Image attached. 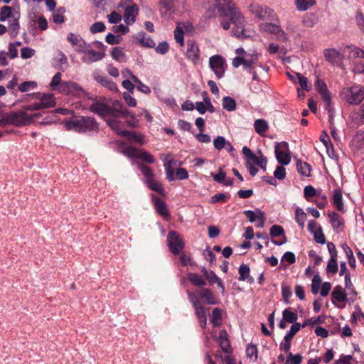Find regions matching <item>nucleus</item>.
<instances>
[{"label": "nucleus", "instance_id": "f257e3e1", "mask_svg": "<svg viewBox=\"0 0 364 364\" xmlns=\"http://www.w3.org/2000/svg\"><path fill=\"white\" fill-rule=\"evenodd\" d=\"M216 10L224 30H229L232 23L234 26L231 31L233 36L239 38L245 36L244 17L230 0H214L213 4L208 7L206 15L209 18L215 17Z\"/></svg>", "mask_w": 364, "mask_h": 364}, {"label": "nucleus", "instance_id": "f03ea898", "mask_svg": "<svg viewBox=\"0 0 364 364\" xmlns=\"http://www.w3.org/2000/svg\"><path fill=\"white\" fill-rule=\"evenodd\" d=\"M20 13L11 6H4L0 9V21L7 22L6 26L0 24V35L8 31L10 37L14 38L17 36L20 29Z\"/></svg>", "mask_w": 364, "mask_h": 364}, {"label": "nucleus", "instance_id": "7ed1b4c3", "mask_svg": "<svg viewBox=\"0 0 364 364\" xmlns=\"http://www.w3.org/2000/svg\"><path fill=\"white\" fill-rule=\"evenodd\" d=\"M90 109L102 117H119L127 116L129 110L123 107L119 101H114L111 106L96 102L90 105Z\"/></svg>", "mask_w": 364, "mask_h": 364}, {"label": "nucleus", "instance_id": "20e7f679", "mask_svg": "<svg viewBox=\"0 0 364 364\" xmlns=\"http://www.w3.org/2000/svg\"><path fill=\"white\" fill-rule=\"evenodd\" d=\"M68 130H73L79 133L94 131L97 129V124L94 118L90 117H74L64 122Z\"/></svg>", "mask_w": 364, "mask_h": 364}, {"label": "nucleus", "instance_id": "39448f33", "mask_svg": "<svg viewBox=\"0 0 364 364\" xmlns=\"http://www.w3.org/2000/svg\"><path fill=\"white\" fill-rule=\"evenodd\" d=\"M138 168L144 176L143 181L146 186L161 195H164V189L161 183L155 178L153 171L149 166L141 163H138Z\"/></svg>", "mask_w": 364, "mask_h": 364}, {"label": "nucleus", "instance_id": "423d86ee", "mask_svg": "<svg viewBox=\"0 0 364 364\" xmlns=\"http://www.w3.org/2000/svg\"><path fill=\"white\" fill-rule=\"evenodd\" d=\"M94 46L102 48L103 46L101 42L97 41L89 43L84 51L81 53V60L85 64H91L102 60L105 54L102 51L95 50Z\"/></svg>", "mask_w": 364, "mask_h": 364}, {"label": "nucleus", "instance_id": "0eeeda50", "mask_svg": "<svg viewBox=\"0 0 364 364\" xmlns=\"http://www.w3.org/2000/svg\"><path fill=\"white\" fill-rule=\"evenodd\" d=\"M341 95L348 104L358 105L364 100V87L355 85L343 88Z\"/></svg>", "mask_w": 364, "mask_h": 364}, {"label": "nucleus", "instance_id": "6e6552de", "mask_svg": "<svg viewBox=\"0 0 364 364\" xmlns=\"http://www.w3.org/2000/svg\"><path fill=\"white\" fill-rule=\"evenodd\" d=\"M58 92L78 97H86L87 95L79 84L73 81H63L58 88Z\"/></svg>", "mask_w": 364, "mask_h": 364}, {"label": "nucleus", "instance_id": "1a4fd4ad", "mask_svg": "<svg viewBox=\"0 0 364 364\" xmlns=\"http://www.w3.org/2000/svg\"><path fill=\"white\" fill-rule=\"evenodd\" d=\"M208 64L210 70L214 73L218 79L223 77L227 63L225 58L220 55H214L209 58Z\"/></svg>", "mask_w": 364, "mask_h": 364}, {"label": "nucleus", "instance_id": "9d476101", "mask_svg": "<svg viewBox=\"0 0 364 364\" xmlns=\"http://www.w3.org/2000/svg\"><path fill=\"white\" fill-rule=\"evenodd\" d=\"M11 117V124L16 127H23L31 124L35 117L39 116V114H28L22 108L18 112H10Z\"/></svg>", "mask_w": 364, "mask_h": 364}, {"label": "nucleus", "instance_id": "9b49d317", "mask_svg": "<svg viewBox=\"0 0 364 364\" xmlns=\"http://www.w3.org/2000/svg\"><path fill=\"white\" fill-rule=\"evenodd\" d=\"M355 296L350 294L349 298L347 297V294L343 291L342 287L336 286L333 288L331 293V301L339 309H343L346 306L345 302L348 301L353 302Z\"/></svg>", "mask_w": 364, "mask_h": 364}, {"label": "nucleus", "instance_id": "f8f14e48", "mask_svg": "<svg viewBox=\"0 0 364 364\" xmlns=\"http://www.w3.org/2000/svg\"><path fill=\"white\" fill-rule=\"evenodd\" d=\"M249 10L252 14L260 19L274 20L275 17H277L272 9L257 3L251 4L249 6Z\"/></svg>", "mask_w": 364, "mask_h": 364}, {"label": "nucleus", "instance_id": "ddd939ff", "mask_svg": "<svg viewBox=\"0 0 364 364\" xmlns=\"http://www.w3.org/2000/svg\"><path fill=\"white\" fill-rule=\"evenodd\" d=\"M276 159L279 164L287 166L291 162V156L288 143L286 141L277 142L274 146Z\"/></svg>", "mask_w": 364, "mask_h": 364}, {"label": "nucleus", "instance_id": "4468645a", "mask_svg": "<svg viewBox=\"0 0 364 364\" xmlns=\"http://www.w3.org/2000/svg\"><path fill=\"white\" fill-rule=\"evenodd\" d=\"M122 152L127 156L132 159H140L143 161L154 164L155 159L154 156L146 151H142L133 146H124L122 149Z\"/></svg>", "mask_w": 364, "mask_h": 364}, {"label": "nucleus", "instance_id": "2eb2a0df", "mask_svg": "<svg viewBox=\"0 0 364 364\" xmlns=\"http://www.w3.org/2000/svg\"><path fill=\"white\" fill-rule=\"evenodd\" d=\"M315 87L321 95L325 109L328 111L330 121H331L333 119V109L331 107V95L327 89L326 84L322 80L318 79Z\"/></svg>", "mask_w": 364, "mask_h": 364}, {"label": "nucleus", "instance_id": "dca6fc26", "mask_svg": "<svg viewBox=\"0 0 364 364\" xmlns=\"http://www.w3.org/2000/svg\"><path fill=\"white\" fill-rule=\"evenodd\" d=\"M193 32L194 26L191 22L186 21L179 23H178L174 31V38L176 41L180 44L181 46H183L184 45V33L191 35Z\"/></svg>", "mask_w": 364, "mask_h": 364}, {"label": "nucleus", "instance_id": "f3484780", "mask_svg": "<svg viewBox=\"0 0 364 364\" xmlns=\"http://www.w3.org/2000/svg\"><path fill=\"white\" fill-rule=\"evenodd\" d=\"M67 40L72 45L75 51L80 54L84 51L89 44L80 35L74 33H69L67 36Z\"/></svg>", "mask_w": 364, "mask_h": 364}, {"label": "nucleus", "instance_id": "a211bd4d", "mask_svg": "<svg viewBox=\"0 0 364 364\" xmlns=\"http://www.w3.org/2000/svg\"><path fill=\"white\" fill-rule=\"evenodd\" d=\"M168 245L171 251L175 254H179L183 248V243L179 235L175 231H171L167 235Z\"/></svg>", "mask_w": 364, "mask_h": 364}, {"label": "nucleus", "instance_id": "6ab92c4d", "mask_svg": "<svg viewBox=\"0 0 364 364\" xmlns=\"http://www.w3.org/2000/svg\"><path fill=\"white\" fill-rule=\"evenodd\" d=\"M301 326L299 323L292 324L290 330L286 333L284 336V341L280 345V349L284 351H289L291 347V341L294 335L299 331Z\"/></svg>", "mask_w": 364, "mask_h": 364}, {"label": "nucleus", "instance_id": "aec40b11", "mask_svg": "<svg viewBox=\"0 0 364 364\" xmlns=\"http://www.w3.org/2000/svg\"><path fill=\"white\" fill-rule=\"evenodd\" d=\"M186 58L196 64L199 60L200 50L197 43L193 41L187 42V50L186 53Z\"/></svg>", "mask_w": 364, "mask_h": 364}, {"label": "nucleus", "instance_id": "412c9836", "mask_svg": "<svg viewBox=\"0 0 364 364\" xmlns=\"http://www.w3.org/2000/svg\"><path fill=\"white\" fill-rule=\"evenodd\" d=\"M174 0H159V9L161 15L165 18H170L174 13Z\"/></svg>", "mask_w": 364, "mask_h": 364}, {"label": "nucleus", "instance_id": "4be33fe9", "mask_svg": "<svg viewBox=\"0 0 364 364\" xmlns=\"http://www.w3.org/2000/svg\"><path fill=\"white\" fill-rule=\"evenodd\" d=\"M137 14L138 7L136 4L127 6V7L125 9L124 14V22L128 25L134 23L135 22Z\"/></svg>", "mask_w": 364, "mask_h": 364}, {"label": "nucleus", "instance_id": "5701e85b", "mask_svg": "<svg viewBox=\"0 0 364 364\" xmlns=\"http://www.w3.org/2000/svg\"><path fill=\"white\" fill-rule=\"evenodd\" d=\"M151 197L156 212L164 218L168 217L169 213L166 203L161 199L155 197L153 194H151Z\"/></svg>", "mask_w": 364, "mask_h": 364}, {"label": "nucleus", "instance_id": "b1692460", "mask_svg": "<svg viewBox=\"0 0 364 364\" xmlns=\"http://www.w3.org/2000/svg\"><path fill=\"white\" fill-rule=\"evenodd\" d=\"M324 56L326 60L331 64L338 63L342 58V54L334 48L325 50Z\"/></svg>", "mask_w": 364, "mask_h": 364}, {"label": "nucleus", "instance_id": "393cba45", "mask_svg": "<svg viewBox=\"0 0 364 364\" xmlns=\"http://www.w3.org/2000/svg\"><path fill=\"white\" fill-rule=\"evenodd\" d=\"M54 65L55 66L62 70L64 71L68 66V58L66 55L61 51H58L55 58H54Z\"/></svg>", "mask_w": 364, "mask_h": 364}, {"label": "nucleus", "instance_id": "a878e982", "mask_svg": "<svg viewBox=\"0 0 364 364\" xmlns=\"http://www.w3.org/2000/svg\"><path fill=\"white\" fill-rule=\"evenodd\" d=\"M94 77L97 82L100 83L104 87H107L109 90H112V91L117 90V85L112 80H111L106 76L97 74V75H95Z\"/></svg>", "mask_w": 364, "mask_h": 364}, {"label": "nucleus", "instance_id": "bb28decb", "mask_svg": "<svg viewBox=\"0 0 364 364\" xmlns=\"http://www.w3.org/2000/svg\"><path fill=\"white\" fill-rule=\"evenodd\" d=\"M39 105L41 109L53 107L55 105V99L51 94H44L40 97Z\"/></svg>", "mask_w": 364, "mask_h": 364}, {"label": "nucleus", "instance_id": "cd10ccee", "mask_svg": "<svg viewBox=\"0 0 364 364\" xmlns=\"http://www.w3.org/2000/svg\"><path fill=\"white\" fill-rule=\"evenodd\" d=\"M193 308L195 310V314L198 319L200 326L204 328L207 323L206 313L204 307L200 304Z\"/></svg>", "mask_w": 364, "mask_h": 364}, {"label": "nucleus", "instance_id": "c85d7f7f", "mask_svg": "<svg viewBox=\"0 0 364 364\" xmlns=\"http://www.w3.org/2000/svg\"><path fill=\"white\" fill-rule=\"evenodd\" d=\"M333 204L336 207V208L341 212H345L344 205L343 203V196L341 191L339 189H336L334 191L333 196Z\"/></svg>", "mask_w": 364, "mask_h": 364}, {"label": "nucleus", "instance_id": "c756f323", "mask_svg": "<svg viewBox=\"0 0 364 364\" xmlns=\"http://www.w3.org/2000/svg\"><path fill=\"white\" fill-rule=\"evenodd\" d=\"M41 15L36 13H30L28 14V31L30 33H35L37 28L38 19L41 18Z\"/></svg>", "mask_w": 364, "mask_h": 364}, {"label": "nucleus", "instance_id": "7c9ffc66", "mask_svg": "<svg viewBox=\"0 0 364 364\" xmlns=\"http://www.w3.org/2000/svg\"><path fill=\"white\" fill-rule=\"evenodd\" d=\"M306 218V213L304 211V210L299 207H296L295 209L294 219L300 228L303 229L305 227Z\"/></svg>", "mask_w": 364, "mask_h": 364}, {"label": "nucleus", "instance_id": "2f4dec72", "mask_svg": "<svg viewBox=\"0 0 364 364\" xmlns=\"http://www.w3.org/2000/svg\"><path fill=\"white\" fill-rule=\"evenodd\" d=\"M200 296L208 304L213 305L218 304V301L215 297L212 291L208 289H203L201 291H200Z\"/></svg>", "mask_w": 364, "mask_h": 364}, {"label": "nucleus", "instance_id": "473e14b6", "mask_svg": "<svg viewBox=\"0 0 364 364\" xmlns=\"http://www.w3.org/2000/svg\"><path fill=\"white\" fill-rule=\"evenodd\" d=\"M254 127L258 134L264 136L269 129V125L264 119H259L255 121Z\"/></svg>", "mask_w": 364, "mask_h": 364}, {"label": "nucleus", "instance_id": "72a5a7b5", "mask_svg": "<svg viewBox=\"0 0 364 364\" xmlns=\"http://www.w3.org/2000/svg\"><path fill=\"white\" fill-rule=\"evenodd\" d=\"M304 195L305 198L308 201L312 202L313 197H318L321 195V190H317L314 188L312 186L309 185L304 188Z\"/></svg>", "mask_w": 364, "mask_h": 364}, {"label": "nucleus", "instance_id": "f704fd0d", "mask_svg": "<svg viewBox=\"0 0 364 364\" xmlns=\"http://www.w3.org/2000/svg\"><path fill=\"white\" fill-rule=\"evenodd\" d=\"M122 136H127L129 139L140 144H143L144 143V136L135 132H130L127 130L124 131L122 132Z\"/></svg>", "mask_w": 364, "mask_h": 364}, {"label": "nucleus", "instance_id": "c9c22d12", "mask_svg": "<svg viewBox=\"0 0 364 364\" xmlns=\"http://www.w3.org/2000/svg\"><path fill=\"white\" fill-rule=\"evenodd\" d=\"M330 218V223H331L334 230H338L343 224V219L336 213H333L328 215Z\"/></svg>", "mask_w": 364, "mask_h": 364}, {"label": "nucleus", "instance_id": "e433bc0d", "mask_svg": "<svg viewBox=\"0 0 364 364\" xmlns=\"http://www.w3.org/2000/svg\"><path fill=\"white\" fill-rule=\"evenodd\" d=\"M297 171L303 176H309L311 172V166L306 162L297 160L296 162Z\"/></svg>", "mask_w": 364, "mask_h": 364}, {"label": "nucleus", "instance_id": "4c0bfd02", "mask_svg": "<svg viewBox=\"0 0 364 364\" xmlns=\"http://www.w3.org/2000/svg\"><path fill=\"white\" fill-rule=\"evenodd\" d=\"M117 117H111L107 119V124L119 135L122 136V132L124 130L122 129V124L118 121Z\"/></svg>", "mask_w": 364, "mask_h": 364}, {"label": "nucleus", "instance_id": "58836bf2", "mask_svg": "<svg viewBox=\"0 0 364 364\" xmlns=\"http://www.w3.org/2000/svg\"><path fill=\"white\" fill-rule=\"evenodd\" d=\"M243 57L244 67L245 68H251L258 60V55L255 52L245 54Z\"/></svg>", "mask_w": 364, "mask_h": 364}, {"label": "nucleus", "instance_id": "ea45409f", "mask_svg": "<svg viewBox=\"0 0 364 364\" xmlns=\"http://www.w3.org/2000/svg\"><path fill=\"white\" fill-rule=\"evenodd\" d=\"M205 278L211 284H217L218 287L221 289V292L224 294L225 287L221 279L213 271H210V273H208V275Z\"/></svg>", "mask_w": 364, "mask_h": 364}, {"label": "nucleus", "instance_id": "a19ab883", "mask_svg": "<svg viewBox=\"0 0 364 364\" xmlns=\"http://www.w3.org/2000/svg\"><path fill=\"white\" fill-rule=\"evenodd\" d=\"M264 213L259 209H257L255 211L250 210L244 211V214L250 223L256 222Z\"/></svg>", "mask_w": 364, "mask_h": 364}, {"label": "nucleus", "instance_id": "79ce46f5", "mask_svg": "<svg viewBox=\"0 0 364 364\" xmlns=\"http://www.w3.org/2000/svg\"><path fill=\"white\" fill-rule=\"evenodd\" d=\"M296 8L300 11H304L313 6L316 1L314 0H295Z\"/></svg>", "mask_w": 364, "mask_h": 364}, {"label": "nucleus", "instance_id": "37998d69", "mask_svg": "<svg viewBox=\"0 0 364 364\" xmlns=\"http://www.w3.org/2000/svg\"><path fill=\"white\" fill-rule=\"evenodd\" d=\"M282 316L285 321L293 324L296 323V321L298 318L297 314L295 312L291 311L289 308L283 311Z\"/></svg>", "mask_w": 364, "mask_h": 364}, {"label": "nucleus", "instance_id": "c03bdc74", "mask_svg": "<svg viewBox=\"0 0 364 364\" xmlns=\"http://www.w3.org/2000/svg\"><path fill=\"white\" fill-rule=\"evenodd\" d=\"M111 55L114 60L119 62L126 61V56L124 50L121 47H114L112 50Z\"/></svg>", "mask_w": 364, "mask_h": 364}, {"label": "nucleus", "instance_id": "a18cd8bd", "mask_svg": "<svg viewBox=\"0 0 364 364\" xmlns=\"http://www.w3.org/2000/svg\"><path fill=\"white\" fill-rule=\"evenodd\" d=\"M223 107L228 112H232L236 109V102L233 98L226 96L223 99Z\"/></svg>", "mask_w": 364, "mask_h": 364}, {"label": "nucleus", "instance_id": "49530a36", "mask_svg": "<svg viewBox=\"0 0 364 364\" xmlns=\"http://www.w3.org/2000/svg\"><path fill=\"white\" fill-rule=\"evenodd\" d=\"M173 162H174V161L171 159V160H168L164 164L166 178L169 181H172L176 179V176H174V172L172 168V165H173Z\"/></svg>", "mask_w": 364, "mask_h": 364}, {"label": "nucleus", "instance_id": "de8ad7c7", "mask_svg": "<svg viewBox=\"0 0 364 364\" xmlns=\"http://www.w3.org/2000/svg\"><path fill=\"white\" fill-rule=\"evenodd\" d=\"M187 277L188 279L195 286L203 287L205 284V280L197 274L189 273Z\"/></svg>", "mask_w": 364, "mask_h": 364}, {"label": "nucleus", "instance_id": "09e8293b", "mask_svg": "<svg viewBox=\"0 0 364 364\" xmlns=\"http://www.w3.org/2000/svg\"><path fill=\"white\" fill-rule=\"evenodd\" d=\"M38 85L36 81H25L18 85V90L21 92H26L37 87Z\"/></svg>", "mask_w": 364, "mask_h": 364}, {"label": "nucleus", "instance_id": "8fccbe9b", "mask_svg": "<svg viewBox=\"0 0 364 364\" xmlns=\"http://www.w3.org/2000/svg\"><path fill=\"white\" fill-rule=\"evenodd\" d=\"M211 323L215 326H218L222 323V314L221 310L218 308L213 309L212 313Z\"/></svg>", "mask_w": 364, "mask_h": 364}, {"label": "nucleus", "instance_id": "3c124183", "mask_svg": "<svg viewBox=\"0 0 364 364\" xmlns=\"http://www.w3.org/2000/svg\"><path fill=\"white\" fill-rule=\"evenodd\" d=\"M62 75L60 73H57L52 78V80L50 83V87L53 90H57L58 92V88L60 87V85L63 81L61 80Z\"/></svg>", "mask_w": 364, "mask_h": 364}, {"label": "nucleus", "instance_id": "603ef678", "mask_svg": "<svg viewBox=\"0 0 364 364\" xmlns=\"http://www.w3.org/2000/svg\"><path fill=\"white\" fill-rule=\"evenodd\" d=\"M278 24L272 23H262L259 24V31L274 34Z\"/></svg>", "mask_w": 364, "mask_h": 364}, {"label": "nucleus", "instance_id": "864d4df0", "mask_svg": "<svg viewBox=\"0 0 364 364\" xmlns=\"http://www.w3.org/2000/svg\"><path fill=\"white\" fill-rule=\"evenodd\" d=\"M274 34L276 36L277 38L279 41L283 42H287L289 39L288 34L284 31V30L282 28V26L279 24H278Z\"/></svg>", "mask_w": 364, "mask_h": 364}, {"label": "nucleus", "instance_id": "5fc2aeb1", "mask_svg": "<svg viewBox=\"0 0 364 364\" xmlns=\"http://www.w3.org/2000/svg\"><path fill=\"white\" fill-rule=\"evenodd\" d=\"M239 272V280L245 281L246 278L248 277V275L250 273V269L248 265L245 264H242L238 269Z\"/></svg>", "mask_w": 364, "mask_h": 364}, {"label": "nucleus", "instance_id": "6e6d98bb", "mask_svg": "<svg viewBox=\"0 0 364 364\" xmlns=\"http://www.w3.org/2000/svg\"><path fill=\"white\" fill-rule=\"evenodd\" d=\"M338 269L337 257L330 258L326 267V272L328 273L335 274L337 272Z\"/></svg>", "mask_w": 364, "mask_h": 364}, {"label": "nucleus", "instance_id": "4d7b16f0", "mask_svg": "<svg viewBox=\"0 0 364 364\" xmlns=\"http://www.w3.org/2000/svg\"><path fill=\"white\" fill-rule=\"evenodd\" d=\"M295 77L297 79V82L299 83L300 87L304 90H309V85L308 80L306 77L303 76L300 73H296Z\"/></svg>", "mask_w": 364, "mask_h": 364}, {"label": "nucleus", "instance_id": "13d9d810", "mask_svg": "<svg viewBox=\"0 0 364 364\" xmlns=\"http://www.w3.org/2000/svg\"><path fill=\"white\" fill-rule=\"evenodd\" d=\"M321 284V278L318 274L314 276L311 284L312 293L316 294L318 292Z\"/></svg>", "mask_w": 364, "mask_h": 364}, {"label": "nucleus", "instance_id": "bf43d9fd", "mask_svg": "<svg viewBox=\"0 0 364 364\" xmlns=\"http://www.w3.org/2000/svg\"><path fill=\"white\" fill-rule=\"evenodd\" d=\"M227 140L224 136H218L213 140V145L215 149L220 151L225 146Z\"/></svg>", "mask_w": 364, "mask_h": 364}, {"label": "nucleus", "instance_id": "052dcab7", "mask_svg": "<svg viewBox=\"0 0 364 364\" xmlns=\"http://www.w3.org/2000/svg\"><path fill=\"white\" fill-rule=\"evenodd\" d=\"M134 82H135L137 85H136V87L138 89V90H139L140 92L144 93V94H146V95H149L151 93V89L149 87H148L147 85H146L145 84H144L143 82H141L139 79L138 77H134Z\"/></svg>", "mask_w": 364, "mask_h": 364}, {"label": "nucleus", "instance_id": "680f3d73", "mask_svg": "<svg viewBox=\"0 0 364 364\" xmlns=\"http://www.w3.org/2000/svg\"><path fill=\"white\" fill-rule=\"evenodd\" d=\"M105 29V26L104 23L99 21L93 23L90 28V31L92 33H97L100 32L104 31Z\"/></svg>", "mask_w": 364, "mask_h": 364}, {"label": "nucleus", "instance_id": "e2e57ef3", "mask_svg": "<svg viewBox=\"0 0 364 364\" xmlns=\"http://www.w3.org/2000/svg\"><path fill=\"white\" fill-rule=\"evenodd\" d=\"M274 176L279 180H283L286 177V169L284 166H277L274 172Z\"/></svg>", "mask_w": 364, "mask_h": 364}, {"label": "nucleus", "instance_id": "0e129e2a", "mask_svg": "<svg viewBox=\"0 0 364 364\" xmlns=\"http://www.w3.org/2000/svg\"><path fill=\"white\" fill-rule=\"evenodd\" d=\"M313 235L314 236V240L317 243L324 244L326 242V238L322 232L321 228H318Z\"/></svg>", "mask_w": 364, "mask_h": 364}, {"label": "nucleus", "instance_id": "69168bd1", "mask_svg": "<svg viewBox=\"0 0 364 364\" xmlns=\"http://www.w3.org/2000/svg\"><path fill=\"white\" fill-rule=\"evenodd\" d=\"M228 198V196L224 193H216L210 198V202L211 203H216L218 202L224 203Z\"/></svg>", "mask_w": 364, "mask_h": 364}, {"label": "nucleus", "instance_id": "338daca9", "mask_svg": "<svg viewBox=\"0 0 364 364\" xmlns=\"http://www.w3.org/2000/svg\"><path fill=\"white\" fill-rule=\"evenodd\" d=\"M302 361V357L299 354L293 355L289 353L286 362H289L290 364H300Z\"/></svg>", "mask_w": 364, "mask_h": 364}, {"label": "nucleus", "instance_id": "774afa93", "mask_svg": "<svg viewBox=\"0 0 364 364\" xmlns=\"http://www.w3.org/2000/svg\"><path fill=\"white\" fill-rule=\"evenodd\" d=\"M168 44L166 41H163L159 43L155 50L157 53L164 55L168 52Z\"/></svg>", "mask_w": 364, "mask_h": 364}]
</instances>
